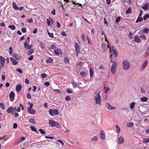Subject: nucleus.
<instances>
[{
    "label": "nucleus",
    "mask_w": 149,
    "mask_h": 149,
    "mask_svg": "<svg viewBox=\"0 0 149 149\" xmlns=\"http://www.w3.org/2000/svg\"><path fill=\"white\" fill-rule=\"evenodd\" d=\"M108 47L109 48V51L111 55L110 60L111 62L112 63H113L111 65V71L113 74H114L116 73V72L117 63L115 61V60L113 58L116 57L118 55V54L116 49L114 46H112L111 48L109 47V46L108 45Z\"/></svg>",
    "instance_id": "1"
},
{
    "label": "nucleus",
    "mask_w": 149,
    "mask_h": 149,
    "mask_svg": "<svg viewBox=\"0 0 149 149\" xmlns=\"http://www.w3.org/2000/svg\"><path fill=\"white\" fill-rule=\"evenodd\" d=\"M100 89H98L95 92L94 94V99L96 103L97 104H100L101 101V97L100 94Z\"/></svg>",
    "instance_id": "2"
},
{
    "label": "nucleus",
    "mask_w": 149,
    "mask_h": 149,
    "mask_svg": "<svg viewBox=\"0 0 149 149\" xmlns=\"http://www.w3.org/2000/svg\"><path fill=\"white\" fill-rule=\"evenodd\" d=\"M49 124L51 127H55L58 129L61 128V126L58 122L55 121L53 120H50L49 121Z\"/></svg>",
    "instance_id": "3"
},
{
    "label": "nucleus",
    "mask_w": 149,
    "mask_h": 149,
    "mask_svg": "<svg viewBox=\"0 0 149 149\" xmlns=\"http://www.w3.org/2000/svg\"><path fill=\"white\" fill-rule=\"evenodd\" d=\"M28 103L30 104V106L27 109V113L32 115H34L36 113V111L33 109V104L30 103Z\"/></svg>",
    "instance_id": "4"
},
{
    "label": "nucleus",
    "mask_w": 149,
    "mask_h": 149,
    "mask_svg": "<svg viewBox=\"0 0 149 149\" xmlns=\"http://www.w3.org/2000/svg\"><path fill=\"white\" fill-rule=\"evenodd\" d=\"M123 66L124 70H127L130 68V64L128 61L127 60H125L123 62Z\"/></svg>",
    "instance_id": "5"
},
{
    "label": "nucleus",
    "mask_w": 149,
    "mask_h": 149,
    "mask_svg": "<svg viewBox=\"0 0 149 149\" xmlns=\"http://www.w3.org/2000/svg\"><path fill=\"white\" fill-rule=\"evenodd\" d=\"M49 113L51 116H53L58 115L59 113V112L56 109H50L49 111Z\"/></svg>",
    "instance_id": "6"
},
{
    "label": "nucleus",
    "mask_w": 149,
    "mask_h": 149,
    "mask_svg": "<svg viewBox=\"0 0 149 149\" xmlns=\"http://www.w3.org/2000/svg\"><path fill=\"white\" fill-rule=\"evenodd\" d=\"M100 137L101 139L104 140L106 139V135L104 131L101 130L100 132Z\"/></svg>",
    "instance_id": "7"
},
{
    "label": "nucleus",
    "mask_w": 149,
    "mask_h": 149,
    "mask_svg": "<svg viewBox=\"0 0 149 149\" xmlns=\"http://www.w3.org/2000/svg\"><path fill=\"white\" fill-rule=\"evenodd\" d=\"M105 106L106 108L109 110H112L116 109V108L115 107L111 106L109 103L108 102L106 103Z\"/></svg>",
    "instance_id": "8"
},
{
    "label": "nucleus",
    "mask_w": 149,
    "mask_h": 149,
    "mask_svg": "<svg viewBox=\"0 0 149 149\" xmlns=\"http://www.w3.org/2000/svg\"><path fill=\"white\" fill-rule=\"evenodd\" d=\"M9 97L10 100L11 101H13L14 100V97L15 96V94L14 92L11 91L9 94Z\"/></svg>",
    "instance_id": "9"
},
{
    "label": "nucleus",
    "mask_w": 149,
    "mask_h": 149,
    "mask_svg": "<svg viewBox=\"0 0 149 149\" xmlns=\"http://www.w3.org/2000/svg\"><path fill=\"white\" fill-rule=\"evenodd\" d=\"M24 45L26 49H30L32 47V45H29L28 43L26 41L25 42L24 44Z\"/></svg>",
    "instance_id": "10"
},
{
    "label": "nucleus",
    "mask_w": 149,
    "mask_h": 149,
    "mask_svg": "<svg viewBox=\"0 0 149 149\" xmlns=\"http://www.w3.org/2000/svg\"><path fill=\"white\" fill-rule=\"evenodd\" d=\"M118 143L121 144L123 143L124 141L123 137L121 136L118 137Z\"/></svg>",
    "instance_id": "11"
},
{
    "label": "nucleus",
    "mask_w": 149,
    "mask_h": 149,
    "mask_svg": "<svg viewBox=\"0 0 149 149\" xmlns=\"http://www.w3.org/2000/svg\"><path fill=\"white\" fill-rule=\"evenodd\" d=\"M0 61H1V65L2 67L5 65V59L3 56H0Z\"/></svg>",
    "instance_id": "12"
},
{
    "label": "nucleus",
    "mask_w": 149,
    "mask_h": 149,
    "mask_svg": "<svg viewBox=\"0 0 149 149\" xmlns=\"http://www.w3.org/2000/svg\"><path fill=\"white\" fill-rule=\"evenodd\" d=\"M74 46L76 52H78V53L80 52V47L77 42L75 43Z\"/></svg>",
    "instance_id": "13"
},
{
    "label": "nucleus",
    "mask_w": 149,
    "mask_h": 149,
    "mask_svg": "<svg viewBox=\"0 0 149 149\" xmlns=\"http://www.w3.org/2000/svg\"><path fill=\"white\" fill-rule=\"evenodd\" d=\"M12 56L16 59L18 60H20L22 58L21 56H19L18 54H13L12 55Z\"/></svg>",
    "instance_id": "14"
},
{
    "label": "nucleus",
    "mask_w": 149,
    "mask_h": 149,
    "mask_svg": "<svg viewBox=\"0 0 149 149\" xmlns=\"http://www.w3.org/2000/svg\"><path fill=\"white\" fill-rule=\"evenodd\" d=\"M10 59L11 61L12 62V63L13 65H15L18 64V62L15 58L12 57H10Z\"/></svg>",
    "instance_id": "15"
},
{
    "label": "nucleus",
    "mask_w": 149,
    "mask_h": 149,
    "mask_svg": "<svg viewBox=\"0 0 149 149\" xmlns=\"http://www.w3.org/2000/svg\"><path fill=\"white\" fill-rule=\"evenodd\" d=\"M54 54L56 55H58L60 54H62V52L61 50L59 49H57L54 51Z\"/></svg>",
    "instance_id": "16"
},
{
    "label": "nucleus",
    "mask_w": 149,
    "mask_h": 149,
    "mask_svg": "<svg viewBox=\"0 0 149 149\" xmlns=\"http://www.w3.org/2000/svg\"><path fill=\"white\" fill-rule=\"evenodd\" d=\"M13 107H10L8 108L7 110V112L8 113H10L12 115H13L14 113H13Z\"/></svg>",
    "instance_id": "17"
},
{
    "label": "nucleus",
    "mask_w": 149,
    "mask_h": 149,
    "mask_svg": "<svg viewBox=\"0 0 149 149\" xmlns=\"http://www.w3.org/2000/svg\"><path fill=\"white\" fill-rule=\"evenodd\" d=\"M142 8L144 10H147L149 9V4L148 3H146L144 6H143L142 7Z\"/></svg>",
    "instance_id": "18"
},
{
    "label": "nucleus",
    "mask_w": 149,
    "mask_h": 149,
    "mask_svg": "<svg viewBox=\"0 0 149 149\" xmlns=\"http://www.w3.org/2000/svg\"><path fill=\"white\" fill-rule=\"evenodd\" d=\"M134 41L137 43H139L140 41V39L139 38V36L138 35H136L134 37Z\"/></svg>",
    "instance_id": "19"
},
{
    "label": "nucleus",
    "mask_w": 149,
    "mask_h": 149,
    "mask_svg": "<svg viewBox=\"0 0 149 149\" xmlns=\"http://www.w3.org/2000/svg\"><path fill=\"white\" fill-rule=\"evenodd\" d=\"M148 63V61H144L142 65L141 66V68L142 70L144 69L146 67Z\"/></svg>",
    "instance_id": "20"
},
{
    "label": "nucleus",
    "mask_w": 149,
    "mask_h": 149,
    "mask_svg": "<svg viewBox=\"0 0 149 149\" xmlns=\"http://www.w3.org/2000/svg\"><path fill=\"white\" fill-rule=\"evenodd\" d=\"M98 140V137L96 136H94L91 139V141L94 142H97Z\"/></svg>",
    "instance_id": "21"
},
{
    "label": "nucleus",
    "mask_w": 149,
    "mask_h": 149,
    "mask_svg": "<svg viewBox=\"0 0 149 149\" xmlns=\"http://www.w3.org/2000/svg\"><path fill=\"white\" fill-rule=\"evenodd\" d=\"M16 3L15 2H13L12 5L14 9L15 10H19V8L18 6H16Z\"/></svg>",
    "instance_id": "22"
},
{
    "label": "nucleus",
    "mask_w": 149,
    "mask_h": 149,
    "mask_svg": "<svg viewBox=\"0 0 149 149\" xmlns=\"http://www.w3.org/2000/svg\"><path fill=\"white\" fill-rule=\"evenodd\" d=\"M140 100L142 102H146L148 100V98L146 96H144L141 97Z\"/></svg>",
    "instance_id": "23"
},
{
    "label": "nucleus",
    "mask_w": 149,
    "mask_h": 149,
    "mask_svg": "<svg viewBox=\"0 0 149 149\" xmlns=\"http://www.w3.org/2000/svg\"><path fill=\"white\" fill-rule=\"evenodd\" d=\"M22 88V86L21 85H17L16 86V91L19 92L21 90Z\"/></svg>",
    "instance_id": "24"
},
{
    "label": "nucleus",
    "mask_w": 149,
    "mask_h": 149,
    "mask_svg": "<svg viewBox=\"0 0 149 149\" xmlns=\"http://www.w3.org/2000/svg\"><path fill=\"white\" fill-rule=\"evenodd\" d=\"M143 20V18L141 17L138 16L136 20V22L137 23L141 22H142Z\"/></svg>",
    "instance_id": "25"
},
{
    "label": "nucleus",
    "mask_w": 149,
    "mask_h": 149,
    "mask_svg": "<svg viewBox=\"0 0 149 149\" xmlns=\"http://www.w3.org/2000/svg\"><path fill=\"white\" fill-rule=\"evenodd\" d=\"M134 125V124L132 122L128 123L126 125V126L127 127H132Z\"/></svg>",
    "instance_id": "26"
},
{
    "label": "nucleus",
    "mask_w": 149,
    "mask_h": 149,
    "mask_svg": "<svg viewBox=\"0 0 149 149\" xmlns=\"http://www.w3.org/2000/svg\"><path fill=\"white\" fill-rule=\"evenodd\" d=\"M47 23L48 25L50 26L51 25V22H52V20L51 18L49 17V19H47Z\"/></svg>",
    "instance_id": "27"
},
{
    "label": "nucleus",
    "mask_w": 149,
    "mask_h": 149,
    "mask_svg": "<svg viewBox=\"0 0 149 149\" xmlns=\"http://www.w3.org/2000/svg\"><path fill=\"white\" fill-rule=\"evenodd\" d=\"M135 104L136 103L135 102H132V103H131L130 105V108L131 109H133Z\"/></svg>",
    "instance_id": "28"
},
{
    "label": "nucleus",
    "mask_w": 149,
    "mask_h": 149,
    "mask_svg": "<svg viewBox=\"0 0 149 149\" xmlns=\"http://www.w3.org/2000/svg\"><path fill=\"white\" fill-rule=\"evenodd\" d=\"M53 61V59L51 58H48L46 60V62L47 63H50L52 62Z\"/></svg>",
    "instance_id": "29"
},
{
    "label": "nucleus",
    "mask_w": 149,
    "mask_h": 149,
    "mask_svg": "<svg viewBox=\"0 0 149 149\" xmlns=\"http://www.w3.org/2000/svg\"><path fill=\"white\" fill-rule=\"evenodd\" d=\"M142 142L143 143H147L149 142V138L147 139L145 138L143 139L142 141Z\"/></svg>",
    "instance_id": "30"
},
{
    "label": "nucleus",
    "mask_w": 149,
    "mask_h": 149,
    "mask_svg": "<svg viewBox=\"0 0 149 149\" xmlns=\"http://www.w3.org/2000/svg\"><path fill=\"white\" fill-rule=\"evenodd\" d=\"M89 72H90V76L91 77L93 76V69L92 68L90 67L89 68Z\"/></svg>",
    "instance_id": "31"
},
{
    "label": "nucleus",
    "mask_w": 149,
    "mask_h": 149,
    "mask_svg": "<svg viewBox=\"0 0 149 149\" xmlns=\"http://www.w3.org/2000/svg\"><path fill=\"white\" fill-rule=\"evenodd\" d=\"M115 127L116 128V132L117 133H119L120 132V127L117 125H115Z\"/></svg>",
    "instance_id": "32"
},
{
    "label": "nucleus",
    "mask_w": 149,
    "mask_h": 149,
    "mask_svg": "<svg viewBox=\"0 0 149 149\" xmlns=\"http://www.w3.org/2000/svg\"><path fill=\"white\" fill-rule=\"evenodd\" d=\"M8 27L12 30H14L16 29L15 26L13 25H9Z\"/></svg>",
    "instance_id": "33"
},
{
    "label": "nucleus",
    "mask_w": 149,
    "mask_h": 149,
    "mask_svg": "<svg viewBox=\"0 0 149 149\" xmlns=\"http://www.w3.org/2000/svg\"><path fill=\"white\" fill-rule=\"evenodd\" d=\"M149 54V47H148L145 53L144 56L145 58Z\"/></svg>",
    "instance_id": "34"
},
{
    "label": "nucleus",
    "mask_w": 149,
    "mask_h": 149,
    "mask_svg": "<svg viewBox=\"0 0 149 149\" xmlns=\"http://www.w3.org/2000/svg\"><path fill=\"white\" fill-rule=\"evenodd\" d=\"M25 139V138L24 137H22L20 138V139H19L18 140L17 142V144H18L21 142L22 141L24 140Z\"/></svg>",
    "instance_id": "35"
},
{
    "label": "nucleus",
    "mask_w": 149,
    "mask_h": 149,
    "mask_svg": "<svg viewBox=\"0 0 149 149\" xmlns=\"http://www.w3.org/2000/svg\"><path fill=\"white\" fill-rule=\"evenodd\" d=\"M149 18V14H146L143 17V19L144 20H146V19Z\"/></svg>",
    "instance_id": "36"
},
{
    "label": "nucleus",
    "mask_w": 149,
    "mask_h": 149,
    "mask_svg": "<svg viewBox=\"0 0 149 149\" xmlns=\"http://www.w3.org/2000/svg\"><path fill=\"white\" fill-rule=\"evenodd\" d=\"M80 74L82 77H86V73L84 71L81 72L80 73Z\"/></svg>",
    "instance_id": "37"
},
{
    "label": "nucleus",
    "mask_w": 149,
    "mask_h": 149,
    "mask_svg": "<svg viewBox=\"0 0 149 149\" xmlns=\"http://www.w3.org/2000/svg\"><path fill=\"white\" fill-rule=\"evenodd\" d=\"M72 84L74 88L77 87L78 85L77 83L74 81H72Z\"/></svg>",
    "instance_id": "38"
},
{
    "label": "nucleus",
    "mask_w": 149,
    "mask_h": 149,
    "mask_svg": "<svg viewBox=\"0 0 149 149\" xmlns=\"http://www.w3.org/2000/svg\"><path fill=\"white\" fill-rule=\"evenodd\" d=\"M47 32L48 35L50 38H54V37L53 34L52 33H49L48 30H47Z\"/></svg>",
    "instance_id": "39"
},
{
    "label": "nucleus",
    "mask_w": 149,
    "mask_h": 149,
    "mask_svg": "<svg viewBox=\"0 0 149 149\" xmlns=\"http://www.w3.org/2000/svg\"><path fill=\"white\" fill-rule=\"evenodd\" d=\"M131 8L130 7L126 11L125 13L126 14H129V13H131Z\"/></svg>",
    "instance_id": "40"
},
{
    "label": "nucleus",
    "mask_w": 149,
    "mask_h": 149,
    "mask_svg": "<svg viewBox=\"0 0 149 149\" xmlns=\"http://www.w3.org/2000/svg\"><path fill=\"white\" fill-rule=\"evenodd\" d=\"M64 62L65 63H68L69 62V59L67 58H64Z\"/></svg>",
    "instance_id": "41"
},
{
    "label": "nucleus",
    "mask_w": 149,
    "mask_h": 149,
    "mask_svg": "<svg viewBox=\"0 0 149 149\" xmlns=\"http://www.w3.org/2000/svg\"><path fill=\"white\" fill-rule=\"evenodd\" d=\"M9 54L10 55H12L13 53V47H10L9 48Z\"/></svg>",
    "instance_id": "42"
},
{
    "label": "nucleus",
    "mask_w": 149,
    "mask_h": 149,
    "mask_svg": "<svg viewBox=\"0 0 149 149\" xmlns=\"http://www.w3.org/2000/svg\"><path fill=\"white\" fill-rule=\"evenodd\" d=\"M33 49H31L29 52H27V55H30L32 54L33 52Z\"/></svg>",
    "instance_id": "43"
},
{
    "label": "nucleus",
    "mask_w": 149,
    "mask_h": 149,
    "mask_svg": "<svg viewBox=\"0 0 149 149\" xmlns=\"http://www.w3.org/2000/svg\"><path fill=\"white\" fill-rule=\"evenodd\" d=\"M0 107L3 110H4L5 109L4 106V104L2 103H0Z\"/></svg>",
    "instance_id": "44"
},
{
    "label": "nucleus",
    "mask_w": 149,
    "mask_h": 149,
    "mask_svg": "<svg viewBox=\"0 0 149 149\" xmlns=\"http://www.w3.org/2000/svg\"><path fill=\"white\" fill-rule=\"evenodd\" d=\"M140 38L144 40H145L146 39V37L145 35L143 34L141 35L140 36Z\"/></svg>",
    "instance_id": "45"
},
{
    "label": "nucleus",
    "mask_w": 149,
    "mask_h": 149,
    "mask_svg": "<svg viewBox=\"0 0 149 149\" xmlns=\"http://www.w3.org/2000/svg\"><path fill=\"white\" fill-rule=\"evenodd\" d=\"M82 40L84 42L85 41V35L84 34H82L81 35Z\"/></svg>",
    "instance_id": "46"
},
{
    "label": "nucleus",
    "mask_w": 149,
    "mask_h": 149,
    "mask_svg": "<svg viewBox=\"0 0 149 149\" xmlns=\"http://www.w3.org/2000/svg\"><path fill=\"white\" fill-rule=\"evenodd\" d=\"M39 130L42 134H45V132L43 129H40Z\"/></svg>",
    "instance_id": "47"
},
{
    "label": "nucleus",
    "mask_w": 149,
    "mask_h": 149,
    "mask_svg": "<svg viewBox=\"0 0 149 149\" xmlns=\"http://www.w3.org/2000/svg\"><path fill=\"white\" fill-rule=\"evenodd\" d=\"M41 76L42 78H45L47 77V75L45 73H44L41 74Z\"/></svg>",
    "instance_id": "48"
},
{
    "label": "nucleus",
    "mask_w": 149,
    "mask_h": 149,
    "mask_svg": "<svg viewBox=\"0 0 149 149\" xmlns=\"http://www.w3.org/2000/svg\"><path fill=\"white\" fill-rule=\"evenodd\" d=\"M40 46L41 48L42 49L44 48L45 46L43 43L41 42H40Z\"/></svg>",
    "instance_id": "49"
},
{
    "label": "nucleus",
    "mask_w": 149,
    "mask_h": 149,
    "mask_svg": "<svg viewBox=\"0 0 149 149\" xmlns=\"http://www.w3.org/2000/svg\"><path fill=\"white\" fill-rule=\"evenodd\" d=\"M29 121L30 122H31V123H33V124H35V120H34V119H33V118L30 119L29 120Z\"/></svg>",
    "instance_id": "50"
},
{
    "label": "nucleus",
    "mask_w": 149,
    "mask_h": 149,
    "mask_svg": "<svg viewBox=\"0 0 149 149\" xmlns=\"http://www.w3.org/2000/svg\"><path fill=\"white\" fill-rule=\"evenodd\" d=\"M31 130L33 131L36 132L37 130L36 128L33 126H31L30 127Z\"/></svg>",
    "instance_id": "51"
},
{
    "label": "nucleus",
    "mask_w": 149,
    "mask_h": 149,
    "mask_svg": "<svg viewBox=\"0 0 149 149\" xmlns=\"http://www.w3.org/2000/svg\"><path fill=\"white\" fill-rule=\"evenodd\" d=\"M141 93H146V91L142 87L141 88Z\"/></svg>",
    "instance_id": "52"
},
{
    "label": "nucleus",
    "mask_w": 149,
    "mask_h": 149,
    "mask_svg": "<svg viewBox=\"0 0 149 149\" xmlns=\"http://www.w3.org/2000/svg\"><path fill=\"white\" fill-rule=\"evenodd\" d=\"M65 100L67 101H69L70 100V97L69 96H67L65 97Z\"/></svg>",
    "instance_id": "53"
},
{
    "label": "nucleus",
    "mask_w": 149,
    "mask_h": 149,
    "mask_svg": "<svg viewBox=\"0 0 149 149\" xmlns=\"http://www.w3.org/2000/svg\"><path fill=\"white\" fill-rule=\"evenodd\" d=\"M120 17H117L116 19V22H118L120 21Z\"/></svg>",
    "instance_id": "54"
},
{
    "label": "nucleus",
    "mask_w": 149,
    "mask_h": 149,
    "mask_svg": "<svg viewBox=\"0 0 149 149\" xmlns=\"http://www.w3.org/2000/svg\"><path fill=\"white\" fill-rule=\"evenodd\" d=\"M54 91L56 93H61V91H60V90L59 89H54Z\"/></svg>",
    "instance_id": "55"
},
{
    "label": "nucleus",
    "mask_w": 149,
    "mask_h": 149,
    "mask_svg": "<svg viewBox=\"0 0 149 149\" xmlns=\"http://www.w3.org/2000/svg\"><path fill=\"white\" fill-rule=\"evenodd\" d=\"M21 31L23 33H26V29L24 27L22 28L21 29Z\"/></svg>",
    "instance_id": "56"
},
{
    "label": "nucleus",
    "mask_w": 149,
    "mask_h": 149,
    "mask_svg": "<svg viewBox=\"0 0 149 149\" xmlns=\"http://www.w3.org/2000/svg\"><path fill=\"white\" fill-rule=\"evenodd\" d=\"M104 89L105 90V93H107L108 91L109 90V87H105Z\"/></svg>",
    "instance_id": "57"
},
{
    "label": "nucleus",
    "mask_w": 149,
    "mask_h": 149,
    "mask_svg": "<svg viewBox=\"0 0 149 149\" xmlns=\"http://www.w3.org/2000/svg\"><path fill=\"white\" fill-rule=\"evenodd\" d=\"M149 30L148 28H146L144 29L143 31L144 33H147L149 31Z\"/></svg>",
    "instance_id": "58"
},
{
    "label": "nucleus",
    "mask_w": 149,
    "mask_h": 149,
    "mask_svg": "<svg viewBox=\"0 0 149 149\" xmlns=\"http://www.w3.org/2000/svg\"><path fill=\"white\" fill-rule=\"evenodd\" d=\"M57 141L60 143L61 145V146H63L64 145V143L63 141L61 140H58Z\"/></svg>",
    "instance_id": "59"
},
{
    "label": "nucleus",
    "mask_w": 149,
    "mask_h": 149,
    "mask_svg": "<svg viewBox=\"0 0 149 149\" xmlns=\"http://www.w3.org/2000/svg\"><path fill=\"white\" fill-rule=\"evenodd\" d=\"M1 79L3 81H4L5 80V74H3L2 75Z\"/></svg>",
    "instance_id": "60"
},
{
    "label": "nucleus",
    "mask_w": 149,
    "mask_h": 149,
    "mask_svg": "<svg viewBox=\"0 0 149 149\" xmlns=\"http://www.w3.org/2000/svg\"><path fill=\"white\" fill-rule=\"evenodd\" d=\"M17 71L19 72L20 73H22V70L20 68H18L16 70Z\"/></svg>",
    "instance_id": "61"
},
{
    "label": "nucleus",
    "mask_w": 149,
    "mask_h": 149,
    "mask_svg": "<svg viewBox=\"0 0 149 149\" xmlns=\"http://www.w3.org/2000/svg\"><path fill=\"white\" fill-rule=\"evenodd\" d=\"M67 93H71L72 92V91L68 88H67Z\"/></svg>",
    "instance_id": "62"
},
{
    "label": "nucleus",
    "mask_w": 149,
    "mask_h": 149,
    "mask_svg": "<svg viewBox=\"0 0 149 149\" xmlns=\"http://www.w3.org/2000/svg\"><path fill=\"white\" fill-rule=\"evenodd\" d=\"M33 20L32 19H28L27 20V22L29 23H31L33 22Z\"/></svg>",
    "instance_id": "63"
},
{
    "label": "nucleus",
    "mask_w": 149,
    "mask_h": 149,
    "mask_svg": "<svg viewBox=\"0 0 149 149\" xmlns=\"http://www.w3.org/2000/svg\"><path fill=\"white\" fill-rule=\"evenodd\" d=\"M56 46L55 45H52L51 46L50 48L52 49H53L55 48H56Z\"/></svg>",
    "instance_id": "64"
}]
</instances>
